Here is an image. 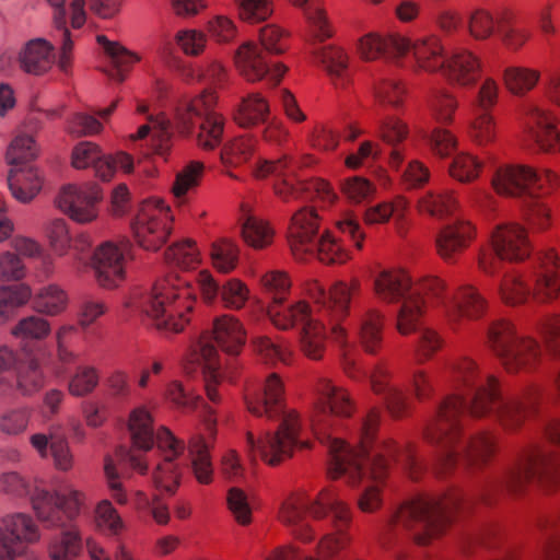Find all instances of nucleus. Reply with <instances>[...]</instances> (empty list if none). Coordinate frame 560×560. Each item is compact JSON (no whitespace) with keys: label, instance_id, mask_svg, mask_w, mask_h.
Here are the masks:
<instances>
[{"label":"nucleus","instance_id":"412c9836","mask_svg":"<svg viewBox=\"0 0 560 560\" xmlns=\"http://www.w3.org/2000/svg\"><path fill=\"white\" fill-rule=\"evenodd\" d=\"M296 168L298 162L294 160L292 167L279 176L280 179L273 186L276 196L284 202L299 199H318L324 203H331L335 200L336 195L329 183L322 178L296 179Z\"/></svg>","mask_w":560,"mask_h":560},{"label":"nucleus","instance_id":"a878e982","mask_svg":"<svg viewBox=\"0 0 560 560\" xmlns=\"http://www.w3.org/2000/svg\"><path fill=\"white\" fill-rule=\"evenodd\" d=\"M307 513L317 521L331 515V525L335 530H348L353 522V511L348 502L331 489H323L305 506Z\"/></svg>","mask_w":560,"mask_h":560},{"label":"nucleus","instance_id":"58836bf2","mask_svg":"<svg viewBox=\"0 0 560 560\" xmlns=\"http://www.w3.org/2000/svg\"><path fill=\"white\" fill-rule=\"evenodd\" d=\"M55 8L52 36L60 40L57 66L66 74L70 73L73 66V36L67 26L65 0H47Z\"/></svg>","mask_w":560,"mask_h":560},{"label":"nucleus","instance_id":"4c0bfd02","mask_svg":"<svg viewBox=\"0 0 560 560\" xmlns=\"http://www.w3.org/2000/svg\"><path fill=\"white\" fill-rule=\"evenodd\" d=\"M54 60V46L44 38L31 39L19 54L20 68L34 75L48 72Z\"/></svg>","mask_w":560,"mask_h":560},{"label":"nucleus","instance_id":"bf43d9fd","mask_svg":"<svg viewBox=\"0 0 560 560\" xmlns=\"http://www.w3.org/2000/svg\"><path fill=\"white\" fill-rule=\"evenodd\" d=\"M458 108L457 95L447 89L435 90L429 100L431 116L442 125L453 124Z\"/></svg>","mask_w":560,"mask_h":560},{"label":"nucleus","instance_id":"423d86ee","mask_svg":"<svg viewBox=\"0 0 560 560\" xmlns=\"http://www.w3.org/2000/svg\"><path fill=\"white\" fill-rule=\"evenodd\" d=\"M196 299V288L172 273L154 283L142 307L158 330L178 334L189 324Z\"/></svg>","mask_w":560,"mask_h":560},{"label":"nucleus","instance_id":"72a5a7b5","mask_svg":"<svg viewBox=\"0 0 560 560\" xmlns=\"http://www.w3.org/2000/svg\"><path fill=\"white\" fill-rule=\"evenodd\" d=\"M217 95L211 90H205L190 101L183 102L176 109V124L182 133H190L192 126L202 119L215 116Z\"/></svg>","mask_w":560,"mask_h":560},{"label":"nucleus","instance_id":"7c9ffc66","mask_svg":"<svg viewBox=\"0 0 560 560\" xmlns=\"http://www.w3.org/2000/svg\"><path fill=\"white\" fill-rule=\"evenodd\" d=\"M207 336L226 354L237 355L246 343V330L243 324L233 315L224 314L212 322L210 332H203L199 339ZM212 343V341H210Z\"/></svg>","mask_w":560,"mask_h":560},{"label":"nucleus","instance_id":"c85d7f7f","mask_svg":"<svg viewBox=\"0 0 560 560\" xmlns=\"http://www.w3.org/2000/svg\"><path fill=\"white\" fill-rule=\"evenodd\" d=\"M539 399L540 390L537 386H529L520 397L508 399L497 412L500 424L506 431L518 430L536 412Z\"/></svg>","mask_w":560,"mask_h":560},{"label":"nucleus","instance_id":"603ef678","mask_svg":"<svg viewBox=\"0 0 560 560\" xmlns=\"http://www.w3.org/2000/svg\"><path fill=\"white\" fill-rule=\"evenodd\" d=\"M97 43L110 58V62L114 67L110 77L119 82H122L126 79V72L141 60L138 54L128 50L119 43L108 40L104 35L97 36Z\"/></svg>","mask_w":560,"mask_h":560},{"label":"nucleus","instance_id":"6e6d98bb","mask_svg":"<svg viewBox=\"0 0 560 560\" xmlns=\"http://www.w3.org/2000/svg\"><path fill=\"white\" fill-rule=\"evenodd\" d=\"M540 78V72L526 67H508L502 74L506 90L515 96H524L530 92Z\"/></svg>","mask_w":560,"mask_h":560},{"label":"nucleus","instance_id":"dca6fc26","mask_svg":"<svg viewBox=\"0 0 560 560\" xmlns=\"http://www.w3.org/2000/svg\"><path fill=\"white\" fill-rule=\"evenodd\" d=\"M532 299L549 305L560 299V252L553 246L538 249L534 257Z\"/></svg>","mask_w":560,"mask_h":560},{"label":"nucleus","instance_id":"0e129e2a","mask_svg":"<svg viewBox=\"0 0 560 560\" xmlns=\"http://www.w3.org/2000/svg\"><path fill=\"white\" fill-rule=\"evenodd\" d=\"M483 162L468 152H462L454 156L448 166V174L455 180L468 184L475 182L481 174Z\"/></svg>","mask_w":560,"mask_h":560},{"label":"nucleus","instance_id":"ddd939ff","mask_svg":"<svg viewBox=\"0 0 560 560\" xmlns=\"http://www.w3.org/2000/svg\"><path fill=\"white\" fill-rule=\"evenodd\" d=\"M172 221L171 209L163 200H144L131 224L137 243L148 250L159 249L171 234Z\"/></svg>","mask_w":560,"mask_h":560},{"label":"nucleus","instance_id":"bb28decb","mask_svg":"<svg viewBox=\"0 0 560 560\" xmlns=\"http://www.w3.org/2000/svg\"><path fill=\"white\" fill-rule=\"evenodd\" d=\"M205 418V431L208 434L209 441L201 434L195 435L189 441L188 451L191 460V469L195 478L201 485H209L213 479V467L210 456L211 441L214 440L217 433V419L214 418L213 410L208 411Z\"/></svg>","mask_w":560,"mask_h":560},{"label":"nucleus","instance_id":"f8f14e48","mask_svg":"<svg viewBox=\"0 0 560 560\" xmlns=\"http://www.w3.org/2000/svg\"><path fill=\"white\" fill-rule=\"evenodd\" d=\"M447 283L435 276L427 277L413 283L411 295L400 305L396 317V329L401 336L413 334L421 317L430 307L446 310Z\"/></svg>","mask_w":560,"mask_h":560},{"label":"nucleus","instance_id":"79ce46f5","mask_svg":"<svg viewBox=\"0 0 560 560\" xmlns=\"http://www.w3.org/2000/svg\"><path fill=\"white\" fill-rule=\"evenodd\" d=\"M497 294L505 306L520 307L526 305L532 299V287L524 273L512 270L500 279Z\"/></svg>","mask_w":560,"mask_h":560},{"label":"nucleus","instance_id":"f257e3e1","mask_svg":"<svg viewBox=\"0 0 560 560\" xmlns=\"http://www.w3.org/2000/svg\"><path fill=\"white\" fill-rule=\"evenodd\" d=\"M464 396L448 394L439 401L423 428V439L436 447L434 470L438 475L452 472L459 459L468 468H481L495 454V438L489 432H478L464 441Z\"/></svg>","mask_w":560,"mask_h":560},{"label":"nucleus","instance_id":"e433bc0d","mask_svg":"<svg viewBox=\"0 0 560 560\" xmlns=\"http://www.w3.org/2000/svg\"><path fill=\"white\" fill-rule=\"evenodd\" d=\"M329 325L327 319L314 313V317L305 322L299 335L301 352L308 359L318 361L326 352Z\"/></svg>","mask_w":560,"mask_h":560},{"label":"nucleus","instance_id":"3c124183","mask_svg":"<svg viewBox=\"0 0 560 560\" xmlns=\"http://www.w3.org/2000/svg\"><path fill=\"white\" fill-rule=\"evenodd\" d=\"M82 550L81 532L77 526H70L50 540L48 556L51 560H73Z\"/></svg>","mask_w":560,"mask_h":560},{"label":"nucleus","instance_id":"338daca9","mask_svg":"<svg viewBox=\"0 0 560 560\" xmlns=\"http://www.w3.org/2000/svg\"><path fill=\"white\" fill-rule=\"evenodd\" d=\"M180 469L176 460L162 458L152 471V482L155 489L174 494L180 483Z\"/></svg>","mask_w":560,"mask_h":560},{"label":"nucleus","instance_id":"37998d69","mask_svg":"<svg viewBox=\"0 0 560 560\" xmlns=\"http://www.w3.org/2000/svg\"><path fill=\"white\" fill-rule=\"evenodd\" d=\"M8 185L12 196L20 202L26 203L39 192L42 179L33 166L24 165L11 168Z\"/></svg>","mask_w":560,"mask_h":560},{"label":"nucleus","instance_id":"f03ea898","mask_svg":"<svg viewBox=\"0 0 560 560\" xmlns=\"http://www.w3.org/2000/svg\"><path fill=\"white\" fill-rule=\"evenodd\" d=\"M245 405L252 415L269 420L282 415V421L273 434H266L264 440L256 441L252 431L246 432V448L252 462L258 451L261 458L270 466H276L292 456L298 445L301 428L300 416L295 410H284L285 389L279 374L270 373L257 388H247Z\"/></svg>","mask_w":560,"mask_h":560},{"label":"nucleus","instance_id":"052dcab7","mask_svg":"<svg viewBox=\"0 0 560 560\" xmlns=\"http://www.w3.org/2000/svg\"><path fill=\"white\" fill-rule=\"evenodd\" d=\"M32 298V290L24 283L0 287V324L9 320L15 311Z\"/></svg>","mask_w":560,"mask_h":560},{"label":"nucleus","instance_id":"a19ab883","mask_svg":"<svg viewBox=\"0 0 560 560\" xmlns=\"http://www.w3.org/2000/svg\"><path fill=\"white\" fill-rule=\"evenodd\" d=\"M234 62L240 74L248 82L260 81L268 72L265 55L253 42H246L237 48Z\"/></svg>","mask_w":560,"mask_h":560},{"label":"nucleus","instance_id":"6ab92c4d","mask_svg":"<svg viewBox=\"0 0 560 560\" xmlns=\"http://www.w3.org/2000/svg\"><path fill=\"white\" fill-rule=\"evenodd\" d=\"M487 298L472 284H462L452 294L445 310V320L453 331L460 330L466 323L483 318L488 312Z\"/></svg>","mask_w":560,"mask_h":560},{"label":"nucleus","instance_id":"49530a36","mask_svg":"<svg viewBox=\"0 0 560 560\" xmlns=\"http://www.w3.org/2000/svg\"><path fill=\"white\" fill-rule=\"evenodd\" d=\"M128 431L133 447L148 452L154 444L153 418L145 407L135 408L128 419Z\"/></svg>","mask_w":560,"mask_h":560},{"label":"nucleus","instance_id":"4be33fe9","mask_svg":"<svg viewBox=\"0 0 560 560\" xmlns=\"http://www.w3.org/2000/svg\"><path fill=\"white\" fill-rule=\"evenodd\" d=\"M128 242L115 244L104 242L97 246L91 258L95 281L104 289H114L125 280L124 254Z\"/></svg>","mask_w":560,"mask_h":560},{"label":"nucleus","instance_id":"09e8293b","mask_svg":"<svg viewBox=\"0 0 560 560\" xmlns=\"http://www.w3.org/2000/svg\"><path fill=\"white\" fill-rule=\"evenodd\" d=\"M11 335L20 340L23 351H28L32 342H40L51 334L50 323L38 315L21 318L10 330Z\"/></svg>","mask_w":560,"mask_h":560},{"label":"nucleus","instance_id":"de8ad7c7","mask_svg":"<svg viewBox=\"0 0 560 560\" xmlns=\"http://www.w3.org/2000/svg\"><path fill=\"white\" fill-rule=\"evenodd\" d=\"M465 132L467 138L478 147H488L494 143L498 130L492 112L472 109Z\"/></svg>","mask_w":560,"mask_h":560},{"label":"nucleus","instance_id":"e2e57ef3","mask_svg":"<svg viewBox=\"0 0 560 560\" xmlns=\"http://www.w3.org/2000/svg\"><path fill=\"white\" fill-rule=\"evenodd\" d=\"M203 170L205 166L201 162L192 161L176 175L172 192L179 206L185 203L186 196L199 186Z\"/></svg>","mask_w":560,"mask_h":560},{"label":"nucleus","instance_id":"8fccbe9b","mask_svg":"<svg viewBox=\"0 0 560 560\" xmlns=\"http://www.w3.org/2000/svg\"><path fill=\"white\" fill-rule=\"evenodd\" d=\"M408 95V86L405 80L398 77H384L373 84V96L381 106L400 108Z\"/></svg>","mask_w":560,"mask_h":560},{"label":"nucleus","instance_id":"6e6552de","mask_svg":"<svg viewBox=\"0 0 560 560\" xmlns=\"http://www.w3.org/2000/svg\"><path fill=\"white\" fill-rule=\"evenodd\" d=\"M450 502L433 495H418L402 502L389 516V530L402 528L412 533L413 542L428 546L450 523Z\"/></svg>","mask_w":560,"mask_h":560},{"label":"nucleus","instance_id":"9d476101","mask_svg":"<svg viewBox=\"0 0 560 560\" xmlns=\"http://www.w3.org/2000/svg\"><path fill=\"white\" fill-rule=\"evenodd\" d=\"M450 372L457 390L470 392L465 410L474 418L488 416L501 400L500 381L493 374H483L479 364L470 357H460L450 364Z\"/></svg>","mask_w":560,"mask_h":560},{"label":"nucleus","instance_id":"cd10ccee","mask_svg":"<svg viewBox=\"0 0 560 560\" xmlns=\"http://www.w3.org/2000/svg\"><path fill=\"white\" fill-rule=\"evenodd\" d=\"M448 54L440 34L428 33L413 39V71L416 73H441Z\"/></svg>","mask_w":560,"mask_h":560},{"label":"nucleus","instance_id":"5701e85b","mask_svg":"<svg viewBox=\"0 0 560 560\" xmlns=\"http://www.w3.org/2000/svg\"><path fill=\"white\" fill-rule=\"evenodd\" d=\"M320 221L317 211L311 207H304L292 215L289 244L296 259L304 260L308 255H314Z\"/></svg>","mask_w":560,"mask_h":560},{"label":"nucleus","instance_id":"7ed1b4c3","mask_svg":"<svg viewBox=\"0 0 560 560\" xmlns=\"http://www.w3.org/2000/svg\"><path fill=\"white\" fill-rule=\"evenodd\" d=\"M381 422V410L376 407L371 408L364 417L359 435V451L355 456L359 457L361 476L355 482H350L346 475L340 476L345 478L346 482L351 486H357L363 479L371 480L363 492L358 498L357 504L363 513H375L381 510L383 505V487L388 475L389 460L388 458L401 463L411 479L417 480L422 474V467L418 463L411 447H398L396 442L392 439L383 440L376 447L375 455L370 463L369 467L364 466L366 455L370 453L378 425ZM339 479V477L337 478Z\"/></svg>","mask_w":560,"mask_h":560},{"label":"nucleus","instance_id":"1a4fd4ad","mask_svg":"<svg viewBox=\"0 0 560 560\" xmlns=\"http://www.w3.org/2000/svg\"><path fill=\"white\" fill-rule=\"evenodd\" d=\"M534 481L548 488L560 486V452L544 444L529 445L521 451L502 478L503 487L512 493L522 492Z\"/></svg>","mask_w":560,"mask_h":560},{"label":"nucleus","instance_id":"39448f33","mask_svg":"<svg viewBox=\"0 0 560 560\" xmlns=\"http://www.w3.org/2000/svg\"><path fill=\"white\" fill-rule=\"evenodd\" d=\"M0 489L16 498L30 494L37 520L47 527H61L74 521L86 505L85 492L72 485L54 491L35 485L31 490L28 482L15 471L1 475Z\"/></svg>","mask_w":560,"mask_h":560},{"label":"nucleus","instance_id":"393cba45","mask_svg":"<svg viewBox=\"0 0 560 560\" xmlns=\"http://www.w3.org/2000/svg\"><path fill=\"white\" fill-rule=\"evenodd\" d=\"M483 71L482 59L472 50L459 47L448 54L441 74L459 88L476 85Z\"/></svg>","mask_w":560,"mask_h":560},{"label":"nucleus","instance_id":"c9c22d12","mask_svg":"<svg viewBox=\"0 0 560 560\" xmlns=\"http://www.w3.org/2000/svg\"><path fill=\"white\" fill-rule=\"evenodd\" d=\"M280 300L270 302L266 310L269 320L277 329L290 330L298 325L303 326L314 317L313 308L306 301L300 300L290 304Z\"/></svg>","mask_w":560,"mask_h":560},{"label":"nucleus","instance_id":"4d7b16f0","mask_svg":"<svg viewBox=\"0 0 560 560\" xmlns=\"http://www.w3.org/2000/svg\"><path fill=\"white\" fill-rule=\"evenodd\" d=\"M96 528L106 536L118 537L127 530V525L109 500H101L94 509Z\"/></svg>","mask_w":560,"mask_h":560},{"label":"nucleus","instance_id":"c756f323","mask_svg":"<svg viewBox=\"0 0 560 560\" xmlns=\"http://www.w3.org/2000/svg\"><path fill=\"white\" fill-rule=\"evenodd\" d=\"M475 226L470 221L457 220L441 229L435 244L439 256L445 261H455L475 238Z\"/></svg>","mask_w":560,"mask_h":560},{"label":"nucleus","instance_id":"f3484780","mask_svg":"<svg viewBox=\"0 0 560 560\" xmlns=\"http://www.w3.org/2000/svg\"><path fill=\"white\" fill-rule=\"evenodd\" d=\"M490 246L503 261L510 264H522L534 252L528 228L515 221L497 224L490 234Z\"/></svg>","mask_w":560,"mask_h":560},{"label":"nucleus","instance_id":"ea45409f","mask_svg":"<svg viewBox=\"0 0 560 560\" xmlns=\"http://www.w3.org/2000/svg\"><path fill=\"white\" fill-rule=\"evenodd\" d=\"M417 210L436 219H446L459 209L456 191L448 188L428 190L417 201Z\"/></svg>","mask_w":560,"mask_h":560},{"label":"nucleus","instance_id":"2f4dec72","mask_svg":"<svg viewBox=\"0 0 560 560\" xmlns=\"http://www.w3.org/2000/svg\"><path fill=\"white\" fill-rule=\"evenodd\" d=\"M412 289V279L404 269L383 270L373 280L375 296L386 304H402L411 295Z\"/></svg>","mask_w":560,"mask_h":560},{"label":"nucleus","instance_id":"aec40b11","mask_svg":"<svg viewBox=\"0 0 560 560\" xmlns=\"http://www.w3.org/2000/svg\"><path fill=\"white\" fill-rule=\"evenodd\" d=\"M220 366V355L217 347L210 342L206 335L190 346L183 363L184 371L187 374H194L198 370H202L207 397L212 402H219L220 400L217 389Z\"/></svg>","mask_w":560,"mask_h":560},{"label":"nucleus","instance_id":"0eeeda50","mask_svg":"<svg viewBox=\"0 0 560 560\" xmlns=\"http://www.w3.org/2000/svg\"><path fill=\"white\" fill-rule=\"evenodd\" d=\"M486 345L511 375L530 374L542 362V347L530 335L520 334L516 325L504 318L488 325Z\"/></svg>","mask_w":560,"mask_h":560},{"label":"nucleus","instance_id":"2eb2a0df","mask_svg":"<svg viewBox=\"0 0 560 560\" xmlns=\"http://www.w3.org/2000/svg\"><path fill=\"white\" fill-rule=\"evenodd\" d=\"M102 198V189L95 183L69 184L60 189L55 205L72 221L89 224L98 217L97 205Z\"/></svg>","mask_w":560,"mask_h":560},{"label":"nucleus","instance_id":"5fc2aeb1","mask_svg":"<svg viewBox=\"0 0 560 560\" xmlns=\"http://www.w3.org/2000/svg\"><path fill=\"white\" fill-rule=\"evenodd\" d=\"M258 141L253 136H240L226 142L220 153L221 162L228 167L247 163L254 155Z\"/></svg>","mask_w":560,"mask_h":560},{"label":"nucleus","instance_id":"a211bd4d","mask_svg":"<svg viewBox=\"0 0 560 560\" xmlns=\"http://www.w3.org/2000/svg\"><path fill=\"white\" fill-rule=\"evenodd\" d=\"M360 290L361 282L357 278L337 281L329 288L325 305L316 312L327 319L332 340H345L348 337V330L341 323L349 316L351 300Z\"/></svg>","mask_w":560,"mask_h":560},{"label":"nucleus","instance_id":"69168bd1","mask_svg":"<svg viewBox=\"0 0 560 560\" xmlns=\"http://www.w3.org/2000/svg\"><path fill=\"white\" fill-rule=\"evenodd\" d=\"M467 33L476 42L489 40L498 31L494 14L486 8H476L467 16Z\"/></svg>","mask_w":560,"mask_h":560},{"label":"nucleus","instance_id":"b1692460","mask_svg":"<svg viewBox=\"0 0 560 560\" xmlns=\"http://www.w3.org/2000/svg\"><path fill=\"white\" fill-rule=\"evenodd\" d=\"M524 131L545 152H560V132L553 114L536 105H527L524 110Z\"/></svg>","mask_w":560,"mask_h":560},{"label":"nucleus","instance_id":"4468645a","mask_svg":"<svg viewBox=\"0 0 560 560\" xmlns=\"http://www.w3.org/2000/svg\"><path fill=\"white\" fill-rule=\"evenodd\" d=\"M40 529L26 513L4 516L0 525V560H15L27 553L30 546L39 542Z\"/></svg>","mask_w":560,"mask_h":560},{"label":"nucleus","instance_id":"c03bdc74","mask_svg":"<svg viewBox=\"0 0 560 560\" xmlns=\"http://www.w3.org/2000/svg\"><path fill=\"white\" fill-rule=\"evenodd\" d=\"M270 114L269 102L260 93H250L237 105L233 119L242 128H253L267 121Z\"/></svg>","mask_w":560,"mask_h":560},{"label":"nucleus","instance_id":"13d9d810","mask_svg":"<svg viewBox=\"0 0 560 560\" xmlns=\"http://www.w3.org/2000/svg\"><path fill=\"white\" fill-rule=\"evenodd\" d=\"M67 306L68 295L56 284L42 288L33 299V308L47 316H57L65 312Z\"/></svg>","mask_w":560,"mask_h":560},{"label":"nucleus","instance_id":"9b49d317","mask_svg":"<svg viewBox=\"0 0 560 560\" xmlns=\"http://www.w3.org/2000/svg\"><path fill=\"white\" fill-rule=\"evenodd\" d=\"M491 183L501 196L538 199L552 195L560 187V175L550 168L508 164L495 171Z\"/></svg>","mask_w":560,"mask_h":560},{"label":"nucleus","instance_id":"f704fd0d","mask_svg":"<svg viewBox=\"0 0 560 560\" xmlns=\"http://www.w3.org/2000/svg\"><path fill=\"white\" fill-rule=\"evenodd\" d=\"M314 62L330 78L337 89H345L349 82V56L343 48L336 45L312 47L310 50Z\"/></svg>","mask_w":560,"mask_h":560},{"label":"nucleus","instance_id":"774afa93","mask_svg":"<svg viewBox=\"0 0 560 560\" xmlns=\"http://www.w3.org/2000/svg\"><path fill=\"white\" fill-rule=\"evenodd\" d=\"M37 154L38 148L34 139L28 135L19 133L11 141L5 158L10 165L18 167L28 165Z\"/></svg>","mask_w":560,"mask_h":560},{"label":"nucleus","instance_id":"473e14b6","mask_svg":"<svg viewBox=\"0 0 560 560\" xmlns=\"http://www.w3.org/2000/svg\"><path fill=\"white\" fill-rule=\"evenodd\" d=\"M385 314L377 307L364 308L358 316V341L368 354H377L383 346Z\"/></svg>","mask_w":560,"mask_h":560},{"label":"nucleus","instance_id":"20e7f679","mask_svg":"<svg viewBox=\"0 0 560 560\" xmlns=\"http://www.w3.org/2000/svg\"><path fill=\"white\" fill-rule=\"evenodd\" d=\"M316 389L318 401L314 407L311 425L316 438L328 447V476L338 478L346 475L350 482H355L361 476L359 457L355 456L359 447L350 446L343 440L330 435L337 425V418L347 419L354 415L355 400L347 388L337 386L327 378H320Z\"/></svg>","mask_w":560,"mask_h":560},{"label":"nucleus","instance_id":"864d4df0","mask_svg":"<svg viewBox=\"0 0 560 560\" xmlns=\"http://www.w3.org/2000/svg\"><path fill=\"white\" fill-rule=\"evenodd\" d=\"M153 132L154 153L165 156L171 148V122L164 115L149 117V124L139 127L135 135L130 136L131 140L144 139L150 132Z\"/></svg>","mask_w":560,"mask_h":560},{"label":"nucleus","instance_id":"680f3d73","mask_svg":"<svg viewBox=\"0 0 560 560\" xmlns=\"http://www.w3.org/2000/svg\"><path fill=\"white\" fill-rule=\"evenodd\" d=\"M408 208L409 201L402 196H397L392 201H384L369 207L364 212L363 219L368 225L384 224L392 217L401 219Z\"/></svg>","mask_w":560,"mask_h":560},{"label":"nucleus","instance_id":"a18cd8bd","mask_svg":"<svg viewBox=\"0 0 560 560\" xmlns=\"http://www.w3.org/2000/svg\"><path fill=\"white\" fill-rule=\"evenodd\" d=\"M47 382L40 361L33 357L21 362L15 369L14 389L24 397H31L40 392Z\"/></svg>","mask_w":560,"mask_h":560}]
</instances>
